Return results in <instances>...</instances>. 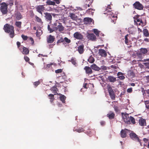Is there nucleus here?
Masks as SVG:
<instances>
[{
  "mask_svg": "<svg viewBox=\"0 0 149 149\" xmlns=\"http://www.w3.org/2000/svg\"><path fill=\"white\" fill-rule=\"evenodd\" d=\"M3 29L5 32L9 33L10 36L13 38L14 36V29L13 26L9 24H6L4 26Z\"/></svg>",
  "mask_w": 149,
  "mask_h": 149,
  "instance_id": "nucleus-1",
  "label": "nucleus"
},
{
  "mask_svg": "<svg viewBox=\"0 0 149 149\" xmlns=\"http://www.w3.org/2000/svg\"><path fill=\"white\" fill-rule=\"evenodd\" d=\"M134 19L135 24L136 23L137 26L143 25V22L142 21L140 15H136L134 17Z\"/></svg>",
  "mask_w": 149,
  "mask_h": 149,
  "instance_id": "nucleus-2",
  "label": "nucleus"
},
{
  "mask_svg": "<svg viewBox=\"0 0 149 149\" xmlns=\"http://www.w3.org/2000/svg\"><path fill=\"white\" fill-rule=\"evenodd\" d=\"M8 5L5 3L3 2L1 4L0 10L3 15H5L8 12Z\"/></svg>",
  "mask_w": 149,
  "mask_h": 149,
  "instance_id": "nucleus-3",
  "label": "nucleus"
},
{
  "mask_svg": "<svg viewBox=\"0 0 149 149\" xmlns=\"http://www.w3.org/2000/svg\"><path fill=\"white\" fill-rule=\"evenodd\" d=\"M130 138L133 140L138 142L141 143V140L135 133L134 132H132L130 133L129 134Z\"/></svg>",
  "mask_w": 149,
  "mask_h": 149,
  "instance_id": "nucleus-4",
  "label": "nucleus"
},
{
  "mask_svg": "<svg viewBox=\"0 0 149 149\" xmlns=\"http://www.w3.org/2000/svg\"><path fill=\"white\" fill-rule=\"evenodd\" d=\"M44 5H40L36 6V11L42 15V12L45 10V7Z\"/></svg>",
  "mask_w": 149,
  "mask_h": 149,
  "instance_id": "nucleus-5",
  "label": "nucleus"
},
{
  "mask_svg": "<svg viewBox=\"0 0 149 149\" xmlns=\"http://www.w3.org/2000/svg\"><path fill=\"white\" fill-rule=\"evenodd\" d=\"M108 91L109 93V95L112 100H115V97L114 93L111 87L110 86L108 87Z\"/></svg>",
  "mask_w": 149,
  "mask_h": 149,
  "instance_id": "nucleus-6",
  "label": "nucleus"
},
{
  "mask_svg": "<svg viewBox=\"0 0 149 149\" xmlns=\"http://www.w3.org/2000/svg\"><path fill=\"white\" fill-rule=\"evenodd\" d=\"M133 6L135 8L138 10H142L143 9V6L139 1H136L133 4Z\"/></svg>",
  "mask_w": 149,
  "mask_h": 149,
  "instance_id": "nucleus-7",
  "label": "nucleus"
},
{
  "mask_svg": "<svg viewBox=\"0 0 149 149\" xmlns=\"http://www.w3.org/2000/svg\"><path fill=\"white\" fill-rule=\"evenodd\" d=\"M122 115L123 114V113H122ZM123 118L125 122L128 124H130L131 123L130 121V117L127 114H124V115H122Z\"/></svg>",
  "mask_w": 149,
  "mask_h": 149,
  "instance_id": "nucleus-8",
  "label": "nucleus"
},
{
  "mask_svg": "<svg viewBox=\"0 0 149 149\" xmlns=\"http://www.w3.org/2000/svg\"><path fill=\"white\" fill-rule=\"evenodd\" d=\"M74 37L77 40H82L83 38V36L78 32H75L73 35Z\"/></svg>",
  "mask_w": 149,
  "mask_h": 149,
  "instance_id": "nucleus-9",
  "label": "nucleus"
},
{
  "mask_svg": "<svg viewBox=\"0 0 149 149\" xmlns=\"http://www.w3.org/2000/svg\"><path fill=\"white\" fill-rule=\"evenodd\" d=\"M58 24L57 27H54V29L55 31L58 30L59 32H61L62 31L64 30V27L63 26L61 23H58Z\"/></svg>",
  "mask_w": 149,
  "mask_h": 149,
  "instance_id": "nucleus-10",
  "label": "nucleus"
},
{
  "mask_svg": "<svg viewBox=\"0 0 149 149\" xmlns=\"http://www.w3.org/2000/svg\"><path fill=\"white\" fill-rule=\"evenodd\" d=\"M128 131H129V130L125 128L124 130H122L120 132L121 137L123 138H125L127 136V133Z\"/></svg>",
  "mask_w": 149,
  "mask_h": 149,
  "instance_id": "nucleus-11",
  "label": "nucleus"
},
{
  "mask_svg": "<svg viewBox=\"0 0 149 149\" xmlns=\"http://www.w3.org/2000/svg\"><path fill=\"white\" fill-rule=\"evenodd\" d=\"M55 38L54 36L49 35L47 38V42L48 43H51L54 41Z\"/></svg>",
  "mask_w": 149,
  "mask_h": 149,
  "instance_id": "nucleus-12",
  "label": "nucleus"
},
{
  "mask_svg": "<svg viewBox=\"0 0 149 149\" xmlns=\"http://www.w3.org/2000/svg\"><path fill=\"white\" fill-rule=\"evenodd\" d=\"M99 55L102 57H106L107 56V52L104 49H100L99 50Z\"/></svg>",
  "mask_w": 149,
  "mask_h": 149,
  "instance_id": "nucleus-13",
  "label": "nucleus"
},
{
  "mask_svg": "<svg viewBox=\"0 0 149 149\" xmlns=\"http://www.w3.org/2000/svg\"><path fill=\"white\" fill-rule=\"evenodd\" d=\"M139 124L141 126H146V120L142 118H141L139 120Z\"/></svg>",
  "mask_w": 149,
  "mask_h": 149,
  "instance_id": "nucleus-14",
  "label": "nucleus"
},
{
  "mask_svg": "<svg viewBox=\"0 0 149 149\" xmlns=\"http://www.w3.org/2000/svg\"><path fill=\"white\" fill-rule=\"evenodd\" d=\"M84 45L83 44L77 47V50L79 53L81 54L84 53Z\"/></svg>",
  "mask_w": 149,
  "mask_h": 149,
  "instance_id": "nucleus-15",
  "label": "nucleus"
},
{
  "mask_svg": "<svg viewBox=\"0 0 149 149\" xmlns=\"http://www.w3.org/2000/svg\"><path fill=\"white\" fill-rule=\"evenodd\" d=\"M107 117H108L109 119H113L115 117V114L112 111H110L107 115Z\"/></svg>",
  "mask_w": 149,
  "mask_h": 149,
  "instance_id": "nucleus-16",
  "label": "nucleus"
},
{
  "mask_svg": "<svg viewBox=\"0 0 149 149\" xmlns=\"http://www.w3.org/2000/svg\"><path fill=\"white\" fill-rule=\"evenodd\" d=\"M127 75L128 77L133 78L135 77L134 73L132 70H129L127 72Z\"/></svg>",
  "mask_w": 149,
  "mask_h": 149,
  "instance_id": "nucleus-17",
  "label": "nucleus"
},
{
  "mask_svg": "<svg viewBox=\"0 0 149 149\" xmlns=\"http://www.w3.org/2000/svg\"><path fill=\"white\" fill-rule=\"evenodd\" d=\"M44 14L45 15V17L47 20L51 21L52 20V16L51 14L48 13H45Z\"/></svg>",
  "mask_w": 149,
  "mask_h": 149,
  "instance_id": "nucleus-18",
  "label": "nucleus"
},
{
  "mask_svg": "<svg viewBox=\"0 0 149 149\" xmlns=\"http://www.w3.org/2000/svg\"><path fill=\"white\" fill-rule=\"evenodd\" d=\"M87 37L88 38L92 41H95L96 39V36L93 33L88 34L87 36Z\"/></svg>",
  "mask_w": 149,
  "mask_h": 149,
  "instance_id": "nucleus-19",
  "label": "nucleus"
},
{
  "mask_svg": "<svg viewBox=\"0 0 149 149\" xmlns=\"http://www.w3.org/2000/svg\"><path fill=\"white\" fill-rule=\"evenodd\" d=\"M86 74H91L93 72V71L91 68L88 66H85L84 68Z\"/></svg>",
  "mask_w": 149,
  "mask_h": 149,
  "instance_id": "nucleus-20",
  "label": "nucleus"
},
{
  "mask_svg": "<svg viewBox=\"0 0 149 149\" xmlns=\"http://www.w3.org/2000/svg\"><path fill=\"white\" fill-rule=\"evenodd\" d=\"M50 90L52 91V93H54V95H56L58 94L57 91L58 89L56 87V86H54L50 88Z\"/></svg>",
  "mask_w": 149,
  "mask_h": 149,
  "instance_id": "nucleus-21",
  "label": "nucleus"
},
{
  "mask_svg": "<svg viewBox=\"0 0 149 149\" xmlns=\"http://www.w3.org/2000/svg\"><path fill=\"white\" fill-rule=\"evenodd\" d=\"M107 79L109 82L111 83H113L116 81V78L112 76H108Z\"/></svg>",
  "mask_w": 149,
  "mask_h": 149,
  "instance_id": "nucleus-22",
  "label": "nucleus"
},
{
  "mask_svg": "<svg viewBox=\"0 0 149 149\" xmlns=\"http://www.w3.org/2000/svg\"><path fill=\"white\" fill-rule=\"evenodd\" d=\"M93 19L89 17H85L84 18V21L86 24L91 23L92 22Z\"/></svg>",
  "mask_w": 149,
  "mask_h": 149,
  "instance_id": "nucleus-23",
  "label": "nucleus"
},
{
  "mask_svg": "<svg viewBox=\"0 0 149 149\" xmlns=\"http://www.w3.org/2000/svg\"><path fill=\"white\" fill-rule=\"evenodd\" d=\"M91 68L96 71H99L100 70V68L98 67L96 64H93L91 66Z\"/></svg>",
  "mask_w": 149,
  "mask_h": 149,
  "instance_id": "nucleus-24",
  "label": "nucleus"
},
{
  "mask_svg": "<svg viewBox=\"0 0 149 149\" xmlns=\"http://www.w3.org/2000/svg\"><path fill=\"white\" fill-rule=\"evenodd\" d=\"M22 48L23 49L22 52V54L25 55L28 54L29 53V50L28 49L24 47H23Z\"/></svg>",
  "mask_w": 149,
  "mask_h": 149,
  "instance_id": "nucleus-25",
  "label": "nucleus"
},
{
  "mask_svg": "<svg viewBox=\"0 0 149 149\" xmlns=\"http://www.w3.org/2000/svg\"><path fill=\"white\" fill-rule=\"evenodd\" d=\"M104 14H107V15L109 16V17H110V18L112 19L113 18H115V17L114 16V15L111 11L109 12L105 13Z\"/></svg>",
  "mask_w": 149,
  "mask_h": 149,
  "instance_id": "nucleus-26",
  "label": "nucleus"
},
{
  "mask_svg": "<svg viewBox=\"0 0 149 149\" xmlns=\"http://www.w3.org/2000/svg\"><path fill=\"white\" fill-rule=\"evenodd\" d=\"M70 17L71 19L74 20H76L77 17V16L74 13L70 14Z\"/></svg>",
  "mask_w": 149,
  "mask_h": 149,
  "instance_id": "nucleus-27",
  "label": "nucleus"
},
{
  "mask_svg": "<svg viewBox=\"0 0 149 149\" xmlns=\"http://www.w3.org/2000/svg\"><path fill=\"white\" fill-rule=\"evenodd\" d=\"M54 95L50 94L48 95V96L49 97V99H50V102L51 103H52L54 100Z\"/></svg>",
  "mask_w": 149,
  "mask_h": 149,
  "instance_id": "nucleus-28",
  "label": "nucleus"
},
{
  "mask_svg": "<svg viewBox=\"0 0 149 149\" xmlns=\"http://www.w3.org/2000/svg\"><path fill=\"white\" fill-rule=\"evenodd\" d=\"M88 61L90 63H93L94 62L95 59L92 55H91L90 56L88 59Z\"/></svg>",
  "mask_w": 149,
  "mask_h": 149,
  "instance_id": "nucleus-29",
  "label": "nucleus"
},
{
  "mask_svg": "<svg viewBox=\"0 0 149 149\" xmlns=\"http://www.w3.org/2000/svg\"><path fill=\"white\" fill-rule=\"evenodd\" d=\"M22 22L20 21H16L15 23V25L19 29L22 27Z\"/></svg>",
  "mask_w": 149,
  "mask_h": 149,
  "instance_id": "nucleus-30",
  "label": "nucleus"
},
{
  "mask_svg": "<svg viewBox=\"0 0 149 149\" xmlns=\"http://www.w3.org/2000/svg\"><path fill=\"white\" fill-rule=\"evenodd\" d=\"M22 16L20 13H17L16 15V18L17 20H19L22 18Z\"/></svg>",
  "mask_w": 149,
  "mask_h": 149,
  "instance_id": "nucleus-31",
  "label": "nucleus"
},
{
  "mask_svg": "<svg viewBox=\"0 0 149 149\" xmlns=\"http://www.w3.org/2000/svg\"><path fill=\"white\" fill-rule=\"evenodd\" d=\"M46 3L48 5H52L54 6L55 4V3L54 2L50 0H47V1Z\"/></svg>",
  "mask_w": 149,
  "mask_h": 149,
  "instance_id": "nucleus-32",
  "label": "nucleus"
},
{
  "mask_svg": "<svg viewBox=\"0 0 149 149\" xmlns=\"http://www.w3.org/2000/svg\"><path fill=\"white\" fill-rule=\"evenodd\" d=\"M60 99L62 102L64 103L65 102V100L66 99V97L63 95H61L60 97Z\"/></svg>",
  "mask_w": 149,
  "mask_h": 149,
  "instance_id": "nucleus-33",
  "label": "nucleus"
},
{
  "mask_svg": "<svg viewBox=\"0 0 149 149\" xmlns=\"http://www.w3.org/2000/svg\"><path fill=\"white\" fill-rule=\"evenodd\" d=\"M140 51L143 54H146L148 52V50L146 48H141L140 49Z\"/></svg>",
  "mask_w": 149,
  "mask_h": 149,
  "instance_id": "nucleus-34",
  "label": "nucleus"
},
{
  "mask_svg": "<svg viewBox=\"0 0 149 149\" xmlns=\"http://www.w3.org/2000/svg\"><path fill=\"white\" fill-rule=\"evenodd\" d=\"M93 31L97 36H99V33L100 32V31H99L97 29H94L93 30Z\"/></svg>",
  "mask_w": 149,
  "mask_h": 149,
  "instance_id": "nucleus-35",
  "label": "nucleus"
},
{
  "mask_svg": "<svg viewBox=\"0 0 149 149\" xmlns=\"http://www.w3.org/2000/svg\"><path fill=\"white\" fill-rule=\"evenodd\" d=\"M130 121L133 124H134L136 123L135 120L134 118L132 116L130 117Z\"/></svg>",
  "mask_w": 149,
  "mask_h": 149,
  "instance_id": "nucleus-36",
  "label": "nucleus"
},
{
  "mask_svg": "<svg viewBox=\"0 0 149 149\" xmlns=\"http://www.w3.org/2000/svg\"><path fill=\"white\" fill-rule=\"evenodd\" d=\"M36 18V21L37 22H38L42 23V19L41 18H40L38 16H35Z\"/></svg>",
  "mask_w": 149,
  "mask_h": 149,
  "instance_id": "nucleus-37",
  "label": "nucleus"
},
{
  "mask_svg": "<svg viewBox=\"0 0 149 149\" xmlns=\"http://www.w3.org/2000/svg\"><path fill=\"white\" fill-rule=\"evenodd\" d=\"M143 33L144 35L146 37H148L149 35L148 31L146 29H145L144 30Z\"/></svg>",
  "mask_w": 149,
  "mask_h": 149,
  "instance_id": "nucleus-38",
  "label": "nucleus"
},
{
  "mask_svg": "<svg viewBox=\"0 0 149 149\" xmlns=\"http://www.w3.org/2000/svg\"><path fill=\"white\" fill-rule=\"evenodd\" d=\"M142 53L141 52H138L137 53V56L140 59H142L143 58V56Z\"/></svg>",
  "mask_w": 149,
  "mask_h": 149,
  "instance_id": "nucleus-39",
  "label": "nucleus"
},
{
  "mask_svg": "<svg viewBox=\"0 0 149 149\" xmlns=\"http://www.w3.org/2000/svg\"><path fill=\"white\" fill-rule=\"evenodd\" d=\"M111 6L110 5H108L107 7L105 9V10L107 11V12H109L111 11Z\"/></svg>",
  "mask_w": 149,
  "mask_h": 149,
  "instance_id": "nucleus-40",
  "label": "nucleus"
},
{
  "mask_svg": "<svg viewBox=\"0 0 149 149\" xmlns=\"http://www.w3.org/2000/svg\"><path fill=\"white\" fill-rule=\"evenodd\" d=\"M84 130L83 128H78L76 129L75 131L79 133H80L82 132H83L84 131Z\"/></svg>",
  "mask_w": 149,
  "mask_h": 149,
  "instance_id": "nucleus-41",
  "label": "nucleus"
},
{
  "mask_svg": "<svg viewBox=\"0 0 149 149\" xmlns=\"http://www.w3.org/2000/svg\"><path fill=\"white\" fill-rule=\"evenodd\" d=\"M47 29H48V30L49 31V32L50 33H51L52 32H53L54 31H55V30L54 29H52L50 26L49 25H48L47 26Z\"/></svg>",
  "mask_w": 149,
  "mask_h": 149,
  "instance_id": "nucleus-42",
  "label": "nucleus"
},
{
  "mask_svg": "<svg viewBox=\"0 0 149 149\" xmlns=\"http://www.w3.org/2000/svg\"><path fill=\"white\" fill-rule=\"evenodd\" d=\"M21 37L24 40H27L28 37L26 36H25L24 35L22 34L21 35Z\"/></svg>",
  "mask_w": 149,
  "mask_h": 149,
  "instance_id": "nucleus-43",
  "label": "nucleus"
},
{
  "mask_svg": "<svg viewBox=\"0 0 149 149\" xmlns=\"http://www.w3.org/2000/svg\"><path fill=\"white\" fill-rule=\"evenodd\" d=\"M40 84V82L39 81L35 82L33 83V85L35 87H36L38 85Z\"/></svg>",
  "mask_w": 149,
  "mask_h": 149,
  "instance_id": "nucleus-44",
  "label": "nucleus"
},
{
  "mask_svg": "<svg viewBox=\"0 0 149 149\" xmlns=\"http://www.w3.org/2000/svg\"><path fill=\"white\" fill-rule=\"evenodd\" d=\"M145 103L146 107L148 109H149V101H145Z\"/></svg>",
  "mask_w": 149,
  "mask_h": 149,
  "instance_id": "nucleus-45",
  "label": "nucleus"
},
{
  "mask_svg": "<svg viewBox=\"0 0 149 149\" xmlns=\"http://www.w3.org/2000/svg\"><path fill=\"white\" fill-rule=\"evenodd\" d=\"M64 42V40L63 38H61L59 40H58L57 42V44H58L59 43H61Z\"/></svg>",
  "mask_w": 149,
  "mask_h": 149,
  "instance_id": "nucleus-46",
  "label": "nucleus"
},
{
  "mask_svg": "<svg viewBox=\"0 0 149 149\" xmlns=\"http://www.w3.org/2000/svg\"><path fill=\"white\" fill-rule=\"evenodd\" d=\"M64 41L65 40V42H67L68 43H69L71 42V40L70 39H68L67 38V37H65L64 38Z\"/></svg>",
  "mask_w": 149,
  "mask_h": 149,
  "instance_id": "nucleus-47",
  "label": "nucleus"
},
{
  "mask_svg": "<svg viewBox=\"0 0 149 149\" xmlns=\"http://www.w3.org/2000/svg\"><path fill=\"white\" fill-rule=\"evenodd\" d=\"M8 5H9L10 6H12L13 5V1L12 0H9Z\"/></svg>",
  "mask_w": 149,
  "mask_h": 149,
  "instance_id": "nucleus-48",
  "label": "nucleus"
},
{
  "mask_svg": "<svg viewBox=\"0 0 149 149\" xmlns=\"http://www.w3.org/2000/svg\"><path fill=\"white\" fill-rule=\"evenodd\" d=\"M24 59L26 62H29V58L27 56H24Z\"/></svg>",
  "mask_w": 149,
  "mask_h": 149,
  "instance_id": "nucleus-49",
  "label": "nucleus"
},
{
  "mask_svg": "<svg viewBox=\"0 0 149 149\" xmlns=\"http://www.w3.org/2000/svg\"><path fill=\"white\" fill-rule=\"evenodd\" d=\"M28 40H29V41L31 42V43H32V44H33L34 41L32 37H30Z\"/></svg>",
  "mask_w": 149,
  "mask_h": 149,
  "instance_id": "nucleus-50",
  "label": "nucleus"
},
{
  "mask_svg": "<svg viewBox=\"0 0 149 149\" xmlns=\"http://www.w3.org/2000/svg\"><path fill=\"white\" fill-rule=\"evenodd\" d=\"M100 70H107V67L105 66H101L100 68Z\"/></svg>",
  "mask_w": 149,
  "mask_h": 149,
  "instance_id": "nucleus-51",
  "label": "nucleus"
},
{
  "mask_svg": "<svg viewBox=\"0 0 149 149\" xmlns=\"http://www.w3.org/2000/svg\"><path fill=\"white\" fill-rule=\"evenodd\" d=\"M60 22H56L53 25V29H54V27H57L58 26V23H59Z\"/></svg>",
  "mask_w": 149,
  "mask_h": 149,
  "instance_id": "nucleus-52",
  "label": "nucleus"
},
{
  "mask_svg": "<svg viewBox=\"0 0 149 149\" xmlns=\"http://www.w3.org/2000/svg\"><path fill=\"white\" fill-rule=\"evenodd\" d=\"M69 61H71L72 63L74 65H75L76 64L75 60L74 59L72 58L71 61L69 60Z\"/></svg>",
  "mask_w": 149,
  "mask_h": 149,
  "instance_id": "nucleus-53",
  "label": "nucleus"
},
{
  "mask_svg": "<svg viewBox=\"0 0 149 149\" xmlns=\"http://www.w3.org/2000/svg\"><path fill=\"white\" fill-rule=\"evenodd\" d=\"M114 109L115 111L116 112H118L119 111L118 107L117 106H114Z\"/></svg>",
  "mask_w": 149,
  "mask_h": 149,
  "instance_id": "nucleus-54",
  "label": "nucleus"
},
{
  "mask_svg": "<svg viewBox=\"0 0 149 149\" xmlns=\"http://www.w3.org/2000/svg\"><path fill=\"white\" fill-rule=\"evenodd\" d=\"M62 70L61 69H58L56 70L55 71V72L56 73H61L62 72Z\"/></svg>",
  "mask_w": 149,
  "mask_h": 149,
  "instance_id": "nucleus-55",
  "label": "nucleus"
},
{
  "mask_svg": "<svg viewBox=\"0 0 149 149\" xmlns=\"http://www.w3.org/2000/svg\"><path fill=\"white\" fill-rule=\"evenodd\" d=\"M17 46L18 48L20 50L21 49L20 48V47L21 45V43L19 41H17Z\"/></svg>",
  "mask_w": 149,
  "mask_h": 149,
  "instance_id": "nucleus-56",
  "label": "nucleus"
},
{
  "mask_svg": "<svg viewBox=\"0 0 149 149\" xmlns=\"http://www.w3.org/2000/svg\"><path fill=\"white\" fill-rule=\"evenodd\" d=\"M127 91L128 93H132V88H130L127 89Z\"/></svg>",
  "mask_w": 149,
  "mask_h": 149,
  "instance_id": "nucleus-57",
  "label": "nucleus"
},
{
  "mask_svg": "<svg viewBox=\"0 0 149 149\" xmlns=\"http://www.w3.org/2000/svg\"><path fill=\"white\" fill-rule=\"evenodd\" d=\"M144 64L146 67L149 69V62H146L144 63Z\"/></svg>",
  "mask_w": 149,
  "mask_h": 149,
  "instance_id": "nucleus-58",
  "label": "nucleus"
},
{
  "mask_svg": "<svg viewBox=\"0 0 149 149\" xmlns=\"http://www.w3.org/2000/svg\"><path fill=\"white\" fill-rule=\"evenodd\" d=\"M54 64V63H50L48 64L47 65V66L48 68L51 67V66Z\"/></svg>",
  "mask_w": 149,
  "mask_h": 149,
  "instance_id": "nucleus-59",
  "label": "nucleus"
},
{
  "mask_svg": "<svg viewBox=\"0 0 149 149\" xmlns=\"http://www.w3.org/2000/svg\"><path fill=\"white\" fill-rule=\"evenodd\" d=\"M117 18V17L116 16V17H115V18H113V19H111V22L115 23V22L116 21V20Z\"/></svg>",
  "mask_w": 149,
  "mask_h": 149,
  "instance_id": "nucleus-60",
  "label": "nucleus"
},
{
  "mask_svg": "<svg viewBox=\"0 0 149 149\" xmlns=\"http://www.w3.org/2000/svg\"><path fill=\"white\" fill-rule=\"evenodd\" d=\"M118 78L121 79H124L125 78V77L122 75L118 76Z\"/></svg>",
  "mask_w": 149,
  "mask_h": 149,
  "instance_id": "nucleus-61",
  "label": "nucleus"
},
{
  "mask_svg": "<svg viewBox=\"0 0 149 149\" xmlns=\"http://www.w3.org/2000/svg\"><path fill=\"white\" fill-rule=\"evenodd\" d=\"M100 123L101 125H102V126H103L105 125V122L104 121H101L100 122Z\"/></svg>",
  "mask_w": 149,
  "mask_h": 149,
  "instance_id": "nucleus-62",
  "label": "nucleus"
},
{
  "mask_svg": "<svg viewBox=\"0 0 149 149\" xmlns=\"http://www.w3.org/2000/svg\"><path fill=\"white\" fill-rule=\"evenodd\" d=\"M36 33V35L37 37H39L40 36V33L38 32V30H37Z\"/></svg>",
  "mask_w": 149,
  "mask_h": 149,
  "instance_id": "nucleus-63",
  "label": "nucleus"
},
{
  "mask_svg": "<svg viewBox=\"0 0 149 149\" xmlns=\"http://www.w3.org/2000/svg\"><path fill=\"white\" fill-rule=\"evenodd\" d=\"M87 85V84L86 83H84V84H83V87H84V88H87L86 87Z\"/></svg>",
  "mask_w": 149,
  "mask_h": 149,
  "instance_id": "nucleus-64",
  "label": "nucleus"
}]
</instances>
